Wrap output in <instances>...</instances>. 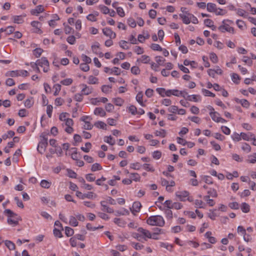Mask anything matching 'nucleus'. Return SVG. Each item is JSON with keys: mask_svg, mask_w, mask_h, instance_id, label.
<instances>
[{"mask_svg": "<svg viewBox=\"0 0 256 256\" xmlns=\"http://www.w3.org/2000/svg\"><path fill=\"white\" fill-rule=\"evenodd\" d=\"M146 222L149 225L158 226H163L165 223L163 218L159 215L150 216L148 218Z\"/></svg>", "mask_w": 256, "mask_h": 256, "instance_id": "7ed1b4c3", "label": "nucleus"}, {"mask_svg": "<svg viewBox=\"0 0 256 256\" xmlns=\"http://www.w3.org/2000/svg\"><path fill=\"white\" fill-rule=\"evenodd\" d=\"M182 208V204L178 202H173L172 205V208H174L176 210H180Z\"/></svg>", "mask_w": 256, "mask_h": 256, "instance_id": "69168bd1", "label": "nucleus"}, {"mask_svg": "<svg viewBox=\"0 0 256 256\" xmlns=\"http://www.w3.org/2000/svg\"><path fill=\"white\" fill-rule=\"evenodd\" d=\"M189 196V192L188 191L177 192H176V196L179 200L182 202L186 200V198Z\"/></svg>", "mask_w": 256, "mask_h": 256, "instance_id": "6e6552de", "label": "nucleus"}, {"mask_svg": "<svg viewBox=\"0 0 256 256\" xmlns=\"http://www.w3.org/2000/svg\"><path fill=\"white\" fill-rule=\"evenodd\" d=\"M232 80L234 83L238 84L240 82V77L238 74L233 73L232 75Z\"/></svg>", "mask_w": 256, "mask_h": 256, "instance_id": "c03bdc74", "label": "nucleus"}, {"mask_svg": "<svg viewBox=\"0 0 256 256\" xmlns=\"http://www.w3.org/2000/svg\"><path fill=\"white\" fill-rule=\"evenodd\" d=\"M101 206H102V210L104 212H106L108 213H112L114 212V210L112 208H109L106 205V201H102L100 202Z\"/></svg>", "mask_w": 256, "mask_h": 256, "instance_id": "2eb2a0df", "label": "nucleus"}, {"mask_svg": "<svg viewBox=\"0 0 256 256\" xmlns=\"http://www.w3.org/2000/svg\"><path fill=\"white\" fill-rule=\"evenodd\" d=\"M186 100L189 101L198 102L201 100L200 96L196 94H192L191 96H188Z\"/></svg>", "mask_w": 256, "mask_h": 256, "instance_id": "a211bd4d", "label": "nucleus"}, {"mask_svg": "<svg viewBox=\"0 0 256 256\" xmlns=\"http://www.w3.org/2000/svg\"><path fill=\"white\" fill-rule=\"evenodd\" d=\"M94 126L98 128H102L103 130L106 129V123L102 121H98L94 124Z\"/></svg>", "mask_w": 256, "mask_h": 256, "instance_id": "bb28decb", "label": "nucleus"}, {"mask_svg": "<svg viewBox=\"0 0 256 256\" xmlns=\"http://www.w3.org/2000/svg\"><path fill=\"white\" fill-rule=\"evenodd\" d=\"M103 34L110 38H114L116 37V34L111 28H105L102 29Z\"/></svg>", "mask_w": 256, "mask_h": 256, "instance_id": "9d476101", "label": "nucleus"}, {"mask_svg": "<svg viewBox=\"0 0 256 256\" xmlns=\"http://www.w3.org/2000/svg\"><path fill=\"white\" fill-rule=\"evenodd\" d=\"M112 86L109 85H103L102 86V90L104 93H108Z\"/></svg>", "mask_w": 256, "mask_h": 256, "instance_id": "e2e57ef3", "label": "nucleus"}, {"mask_svg": "<svg viewBox=\"0 0 256 256\" xmlns=\"http://www.w3.org/2000/svg\"><path fill=\"white\" fill-rule=\"evenodd\" d=\"M98 80L97 78L94 77L92 76H90L88 78V83L90 84H98Z\"/></svg>", "mask_w": 256, "mask_h": 256, "instance_id": "2f4dec72", "label": "nucleus"}, {"mask_svg": "<svg viewBox=\"0 0 256 256\" xmlns=\"http://www.w3.org/2000/svg\"><path fill=\"white\" fill-rule=\"evenodd\" d=\"M73 82V80L71 78H67L60 81V84L64 86H70Z\"/></svg>", "mask_w": 256, "mask_h": 256, "instance_id": "58836bf2", "label": "nucleus"}, {"mask_svg": "<svg viewBox=\"0 0 256 256\" xmlns=\"http://www.w3.org/2000/svg\"><path fill=\"white\" fill-rule=\"evenodd\" d=\"M40 137L41 138V140L38 143L37 147V150L40 154H43L46 151V148L48 146V138L46 137V134L44 133H42L40 135Z\"/></svg>", "mask_w": 256, "mask_h": 256, "instance_id": "39448f33", "label": "nucleus"}, {"mask_svg": "<svg viewBox=\"0 0 256 256\" xmlns=\"http://www.w3.org/2000/svg\"><path fill=\"white\" fill-rule=\"evenodd\" d=\"M242 149L246 152H250L251 148L247 143H243L242 146Z\"/></svg>", "mask_w": 256, "mask_h": 256, "instance_id": "4d7b16f0", "label": "nucleus"}, {"mask_svg": "<svg viewBox=\"0 0 256 256\" xmlns=\"http://www.w3.org/2000/svg\"><path fill=\"white\" fill-rule=\"evenodd\" d=\"M236 101L242 104L243 107L248 108L250 106L249 102L245 99L239 100L238 98H236Z\"/></svg>", "mask_w": 256, "mask_h": 256, "instance_id": "c85d7f7f", "label": "nucleus"}, {"mask_svg": "<svg viewBox=\"0 0 256 256\" xmlns=\"http://www.w3.org/2000/svg\"><path fill=\"white\" fill-rule=\"evenodd\" d=\"M210 115L212 118V120L216 122H218L220 117V114L216 112H210Z\"/></svg>", "mask_w": 256, "mask_h": 256, "instance_id": "a878e982", "label": "nucleus"}, {"mask_svg": "<svg viewBox=\"0 0 256 256\" xmlns=\"http://www.w3.org/2000/svg\"><path fill=\"white\" fill-rule=\"evenodd\" d=\"M154 134L157 136L164 138L166 134V132L164 129H160V130H156Z\"/></svg>", "mask_w": 256, "mask_h": 256, "instance_id": "f704fd0d", "label": "nucleus"}, {"mask_svg": "<svg viewBox=\"0 0 256 256\" xmlns=\"http://www.w3.org/2000/svg\"><path fill=\"white\" fill-rule=\"evenodd\" d=\"M202 92L204 96H211L213 98L215 96V94L214 93L208 90L203 88L202 89Z\"/></svg>", "mask_w": 256, "mask_h": 256, "instance_id": "6e6d98bb", "label": "nucleus"}, {"mask_svg": "<svg viewBox=\"0 0 256 256\" xmlns=\"http://www.w3.org/2000/svg\"><path fill=\"white\" fill-rule=\"evenodd\" d=\"M104 140L111 146L114 145L116 142L115 140L111 136H105L104 138Z\"/></svg>", "mask_w": 256, "mask_h": 256, "instance_id": "412c9836", "label": "nucleus"}, {"mask_svg": "<svg viewBox=\"0 0 256 256\" xmlns=\"http://www.w3.org/2000/svg\"><path fill=\"white\" fill-rule=\"evenodd\" d=\"M108 101V100L106 98L101 97L100 98H95L92 100V103L94 105H98V103L100 102L106 103Z\"/></svg>", "mask_w": 256, "mask_h": 256, "instance_id": "dca6fc26", "label": "nucleus"}, {"mask_svg": "<svg viewBox=\"0 0 256 256\" xmlns=\"http://www.w3.org/2000/svg\"><path fill=\"white\" fill-rule=\"evenodd\" d=\"M4 244L6 246V247L10 250H14L15 249L14 244L10 240H5Z\"/></svg>", "mask_w": 256, "mask_h": 256, "instance_id": "72a5a7b5", "label": "nucleus"}, {"mask_svg": "<svg viewBox=\"0 0 256 256\" xmlns=\"http://www.w3.org/2000/svg\"><path fill=\"white\" fill-rule=\"evenodd\" d=\"M233 21L230 20H224L222 22V24L220 26L218 29L222 32H226L234 34V28L231 27L229 24H233Z\"/></svg>", "mask_w": 256, "mask_h": 256, "instance_id": "20e7f679", "label": "nucleus"}, {"mask_svg": "<svg viewBox=\"0 0 256 256\" xmlns=\"http://www.w3.org/2000/svg\"><path fill=\"white\" fill-rule=\"evenodd\" d=\"M51 184V182L44 180L41 181L40 186L44 188H48L50 186Z\"/></svg>", "mask_w": 256, "mask_h": 256, "instance_id": "79ce46f5", "label": "nucleus"}, {"mask_svg": "<svg viewBox=\"0 0 256 256\" xmlns=\"http://www.w3.org/2000/svg\"><path fill=\"white\" fill-rule=\"evenodd\" d=\"M130 214L129 211L126 208H122L120 210H118L116 212L115 215L116 216H126Z\"/></svg>", "mask_w": 256, "mask_h": 256, "instance_id": "393cba45", "label": "nucleus"}, {"mask_svg": "<svg viewBox=\"0 0 256 256\" xmlns=\"http://www.w3.org/2000/svg\"><path fill=\"white\" fill-rule=\"evenodd\" d=\"M24 20L21 16H14V22L16 24H21L23 22Z\"/></svg>", "mask_w": 256, "mask_h": 256, "instance_id": "0e129e2a", "label": "nucleus"}, {"mask_svg": "<svg viewBox=\"0 0 256 256\" xmlns=\"http://www.w3.org/2000/svg\"><path fill=\"white\" fill-rule=\"evenodd\" d=\"M195 178H192L190 180V184L194 186H196L198 185V183H200L202 182V178L200 179H196ZM202 178V177H200Z\"/></svg>", "mask_w": 256, "mask_h": 256, "instance_id": "de8ad7c7", "label": "nucleus"}, {"mask_svg": "<svg viewBox=\"0 0 256 256\" xmlns=\"http://www.w3.org/2000/svg\"><path fill=\"white\" fill-rule=\"evenodd\" d=\"M195 207L196 208H204V202L202 200H194Z\"/></svg>", "mask_w": 256, "mask_h": 256, "instance_id": "864d4df0", "label": "nucleus"}, {"mask_svg": "<svg viewBox=\"0 0 256 256\" xmlns=\"http://www.w3.org/2000/svg\"><path fill=\"white\" fill-rule=\"evenodd\" d=\"M143 94L142 92H138L136 96V101L141 105L144 106V105L142 101Z\"/></svg>", "mask_w": 256, "mask_h": 256, "instance_id": "473e14b6", "label": "nucleus"}, {"mask_svg": "<svg viewBox=\"0 0 256 256\" xmlns=\"http://www.w3.org/2000/svg\"><path fill=\"white\" fill-rule=\"evenodd\" d=\"M60 171L63 172V173L66 172L68 176H73V175L76 174V173L72 170L64 168L62 169L60 167L58 166L54 169V172L55 174H58Z\"/></svg>", "mask_w": 256, "mask_h": 256, "instance_id": "0eeeda50", "label": "nucleus"}, {"mask_svg": "<svg viewBox=\"0 0 256 256\" xmlns=\"http://www.w3.org/2000/svg\"><path fill=\"white\" fill-rule=\"evenodd\" d=\"M206 9L209 12H214L216 11V6L215 4L209 2L206 5Z\"/></svg>", "mask_w": 256, "mask_h": 256, "instance_id": "b1692460", "label": "nucleus"}, {"mask_svg": "<svg viewBox=\"0 0 256 256\" xmlns=\"http://www.w3.org/2000/svg\"><path fill=\"white\" fill-rule=\"evenodd\" d=\"M164 213L166 214V218L168 219L171 220L172 218V212L170 209H164Z\"/></svg>", "mask_w": 256, "mask_h": 256, "instance_id": "13d9d810", "label": "nucleus"}, {"mask_svg": "<svg viewBox=\"0 0 256 256\" xmlns=\"http://www.w3.org/2000/svg\"><path fill=\"white\" fill-rule=\"evenodd\" d=\"M102 168L101 166L98 163H95L92 166L91 170L93 172L100 170Z\"/></svg>", "mask_w": 256, "mask_h": 256, "instance_id": "680f3d73", "label": "nucleus"}, {"mask_svg": "<svg viewBox=\"0 0 256 256\" xmlns=\"http://www.w3.org/2000/svg\"><path fill=\"white\" fill-rule=\"evenodd\" d=\"M179 93V90L176 89H172V90H168V92L167 94L168 96L170 97L172 96H179V95L178 94Z\"/></svg>", "mask_w": 256, "mask_h": 256, "instance_id": "c756f323", "label": "nucleus"}, {"mask_svg": "<svg viewBox=\"0 0 256 256\" xmlns=\"http://www.w3.org/2000/svg\"><path fill=\"white\" fill-rule=\"evenodd\" d=\"M226 11L225 10L217 8L216 9V11L214 12V13L217 16H224L226 14Z\"/></svg>", "mask_w": 256, "mask_h": 256, "instance_id": "8fccbe9b", "label": "nucleus"}, {"mask_svg": "<svg viewBox=\"0 0 256 256\" xmlns=\"http://www.w3.org/2000/svg\"><path fill=\"white\" fill-rule=\"evenodd\" d=\"M53 88L55 90L54 95V96H56L60 92L61 90V85L60 84H56L54 86Z\"/></svg>", "mask_w": 256, "mask_h": 256, "instance_id": "49530a36", "label": "nucleus"}, {"mask_svg": "<svg viewBox=\"0 0 256 256\" xmlns=\"http://www.w3.org/2000/svg\"><path fill=\"white\" fill-rule=\"evenodd\" d=\"M65 234L67 236H70L74 234V230L70 227L66 226L65 228Z\"/></svg>", "mask_w": 256, "mask_h": 256, "instance_id": "37998d69", "label": "nucleus"}, {"mask_svg": "<svg viewBox=\"0 0 256 256\" xmlns=\"http://www.w3.org/2000/svg\"><path fill=\"white\" fill-rule=\"evenodd\" d=\"M156 91L162 97L168 96V90L163 88H158L156 89Z\"/></svg>", "mask_w": 256, "mask_h": 256, "instance_id": "6ab92c4d", "label": "nucleus"}, {"mask_svg": "<svg viewBox=\"0 0 256 256\" xmlns=\"http://www.w3.org/2000/svg\"><path fill=\"white\" fill-rule=\"evenodd\" d=\"M91 148L92 144L89 142H87L85 144V147L82 146L80 148L83 152H90V150Z\"/></svg>", "mask_w": 256, "mask_h": 256, "instance_id": "a19ab883", "label": "nucleus"}, {"mask_svg": "<svg viewBox=\"0 0 256 256\" xmlns=\"http://www.w3.org/2000/svg\"><path fill=\"white\" fill-rule=\"evenodd\" d=\"M120 46L123 49L128 50L130 46L128 44V42L124 40H122L119 42Z\"/></svg>", "mask_w": 256, "mask_h": 256, "instance_id": "a18cd8bd", "label": "nucleus"}, {"mask_svg": "<svg viewBox=\"0 0 256 256\" xmlns=\"http://www.w3.org/2000/svg\"><path fill=\"white\" fill-rule=\"evenodd\" d=\"M160 183L162 186H166V190L169 192L173 191L172 188L176 185L175 182L170 179V177H167V178H162Z\"/></svg>", "mask_w": 256, "mask_h": 256, "instance_id": "423d86ee", "label": "nucleus"}, {"mask_svg": "<svg viewBox=\"0 0 256 256\" xmlns=\"http://www.w3.org/2000/svg\"><path fill=\"white\" fill-rule=\"evenodd\" d=\"M236 11V14L238 16H242L244 18L247 17L248 15L246 14V12L244 10L241 9V8H237Z\"/></svg>", "mask_w": 256, "mask_h": 256, "instance_id": "e433bc0d", "label": "nucleus"}, {"mask_svg": "<svg viewBox=\"0 0 256 256\" xmlns=\"http://www.w3.org/2000/svg\"><path fill=\"white\" fill-rule=\"evenodd\" d=\"M150 58L149 56L146 55H142L140 58L137 60L138 62H141L143 64H148L150 62Z\"/></svg>", "mask_w": 256, "mask_h": 256, "instance_id": "aec40b11", "label": "nucleus"}, {"mask_svg": "<svg viewBox=\"0 0 256 256\" xmlns=\"http://www.w3.org/2000/svg\"><path fill=\"white\" fill-rule=\"evenodd\" d=\"M241 210L242 212L247 213L250 211V206L246 202H243L241 206Z\"/></svg>", "mask_w": 256, "mask_h": 256, "instance_id": "ea45409f", "label": "nucleus"}, {"mask_svg": "<svg viewBox=\"0 0 256 256\" xmlns=\"http://www.w3.org/2000/svg\"><path fill=\"white\" fill-rule=\"evenodd\" d=\"M99 8L104 14H108L110 12L109 8L104 5H100Z\"/></svg>", "mask_w": 256, "mask_h": 256, "instance_id": "5fc2aeb1", "label": "nucleus"}, {"mask_svg": "<svg viewBox=\"0 0 256 256\" xmlns=\"http://www.w3.org/2000/svg\"><path fill=\"white\" fill-rule=\"evenodd\" d=\"M43 50L40 48H36L33 51V54L36 58H39L41 56Z\"/></svg>", "mask_w": 256, "mask_h": 256, "instance_id": "09e8293b", "label": "nucleus"}, {"mask_svg": "<svg viewBox=\"0 0 256 256\" xmlns=\"http://www.w3.org/2000/svg\"><path fill=\"white\" fill-rule=\"evenodd\" d=\"M32 68L36 67V72H40V70L38 66L43 68V71L46 72L49 70V62L46 57H42L40 59L38 60L36 62H31L30 64Z\"/></svg>", "mask_w": 256, "mask_h": 256, "instance_id": "f257e3e1", "label": "nucleus"}, {"mask_svg": "<svg viewBox=\"0 0 256 256\" xmlns=\"http://www.w3.org/2000/svg\"><path fill=\"white\" fill-rule=\"evenodd\" d=\"M44 10L42 5L38 6L36 8L32 9L30 10V14L32 15L37 16L38 14L42 12Z\"/></svg>", "mask_w": 256, "mask_h": 256, "instance_id": "f8f14e48", "label": "nucleus"}, {"mask_svg": "<svg viewBox=\"0 0 256 256\" xmlns=\"http://www.w3.org/2000/svg\"><path fill=\"white\" fill-rule=\"evenodd\" d=\"M142 204L139 202H135L133 203L132 208H130V210L132 213L138 212L140 211Z\"/></svg>", "mask_w": 256, "mask_h": 256, "instance_id": "ddd939ff", "label": "nucleus"}, {"mask_svg": "<svg viewBox=\"0 0 256 256\" xmlns=\"http://www.w3.org/2000/svg\"><path fill=\"white\" fill-rule=\"evenodd\" d=\"M186 14H180V16L182 18V22L186 24H188L190 23V18L189 14H191L186 12Z\"/></svg>", "mask_w": 256, "mask_h": 256, "instance_id": "4468645a", "label": "nucleus"}, {"mask_svg": "<svg viewBox=\"0 0 256 256\" xmlns=\"http://www.w3.org/2000/svg\"><path fill=\"white\" fill-rule=\"evenodd\" d=\"M204 200L210 206H212L214 205V201L210 198V196H205L203 197Z\"/></svg>", "mask_w": 256, "mask_h": 256, "instance_id": "cd10ccee", "label": "nucleus"}, {"mask_svg": "<svg viewBox=\"0 0 256 256\" xmlns=\"http://www.w3.org/2000/svg\"><path fill=\"white\" fill-rule=\"evenodd\" d=\"M4 212L8 217L7 222L8 224L14 226L18 224V216L16 213L10 209L5 210Z\"/></svg>", "mask_w": 256, "mask_h": 256, "instance_id": "f03ea898", "label": "nucleus"}, {"mask_svg": "<svg viewBox=\"0 0 256 256\" xmlns=\"http://www.w3.org/2000/svg\"><path fill=\"white\" fill-rule=\"evenodd\" d=\"M120 69L118 67H114L110 70V74H114L115 75L118 76L120 74Z\"/></svg>", "mask_w": 256, "mask_h": 256, "instance_id": "bf43d9fd", "label": "nucleus"}, {"mask_svg": "<svg viewBox=\"0 0 256 256\" xmlns=\"http://www.w3.org/2000/svg\"><path fill=\"white\" fill-rule=\"evenodd\" d=\"M232 139L236 142H238L242 140L241 133L238 134L236 132H234L232 135Z\"/></svg>", "mask_w": 256, "mask_h": 256, "instance_id": "3c124183", "label": "nucleus"}, {"mask_svg": "<svg viewBox=\"0 0 256 256\" xmlns=\"http://www.w3.org/2000/svg\"><path fill=\"white\" fill-rule=\"evenodd\" d=\"M138 232L140 234L141 236H143L142 238H144L145 240H146V238H152L151 233L149 230L146 229H144L142 228H139L138 229Z\"/></svg>", "mask_w": 256, "mask_h": 256, "instance_id": "1a4fd4ad", "label": "nucleus"}, {"mask_svg": "<svg viewBox=\"0 0 256 256\" xmlns=\"http://www.w3.org/2000/svg\"><path fill=\"white\" fill-rule=\"evenodd\" d=\"M99 46L100 44L98 42H96V44L92 46V49L94 52L96 54H99ZM102 54V52L100 53V55Z\"/></svg>", "mask_w": 256, "mask_h": 256, "instance_id": "c9c22d12", "label": "nucleus"}, {"mask_svg": "<svg viewBox=\"0 0 256 256\" xmlns=\"http://www.w3.org/2000/svg\"><path fill=\"white\" fill-rule=\"evenodd\" d=\"M114 222L119 226L124 227L126 224V222L120 218H114Z\"/></svg>", "mask_w": 256, "mask_h": 256, "instance_id": "5701e85b", "label": "nucleus"}, {"mask_svg": "<svg viewBox=\"0 0 256 256\" xmlns=\"http://www.w3.org/2000/svg\"><path fill=\"white\" fill-rule=\"evenodd\" d=\"M140 69L137 66H134L131 68V72L135 75H137L140 73Z\"/></svg>", "mask_w": 256, "mask_h": 256, "instance_id": "774afa93", "label": "nucleus"}, {"mask_svg": "<svg viewBox=\"0 0 256 256\" xmlns=\"http://www.w3.org/2000/svg\"><path fill=\"white\" fill-rule=\"evenodd\" d=\"M152 157L156 160H158L162 156V152L159 150H156L152 152Z\"/></svg>", "mask_w": 256, "mask_h": 256, "instance_id": "052dcab7", "label": "nucleus"}, {"mask_svg": "<svg viewBox=\"0 0 256 256\" xmlns=\"http://www.w3.org/2000/svg\"><path fill=\"white\" fill-rule=\"evenodd\" d=\"M128 110L131 113L132 115H136L138 114L137 112V108H136L134 106V105H130L128 108Z\"/></svg>", "mask_w": 256, "mask_h": 256, "instance_id": "603ef678", "label": "nucleus"}, {"mask_svg": "<svg viewBox=\"0 0 256 256\" xmlns=\"http://www.w3.org/2000/svg\"><path fill=\"white\" fill-rule=\"evenodd\" d=\"M81 86H82L81 92L83 95H88L92 93L93 88L92 86H88L86 84H82Z\"/></svg>", "mask_w": 256, "mask_h": 256, "instance_id": "9b49d317", "label": "nucleus"}, {"mask_svg": "<svg viewBox=\"0 0 256 256\" xmlns=\"http://www.w3.org/2000/svg\"><path fill=\"white\" fill-rule=\"evenodd\" d=\"M94 114L96 116H105L106 112L102 108H96L94 110Z\"/></svg>", "mask_w": 256, "mask_h": 256, "instance_id": "f3484780", "label": "nucleus"}, {"mask_svg": "<svg viewBox=\"0 0 256 256\" xmlns=\"http://www.w3.org/2000/svg\"><path fill=\"white\" fill-rule=\"evenodd\" d=\"M112 102L117 106H122L124 104V100L122 98L120 97L114 98L112 100Z\"/></svg>", "mask_w": 256, "mask_h": 256, "instance_id": "4be33fe9", "label": "nucleus"}, {"mask_svg": "<svg viewBox=\"0 0 256 256\" xmlns=\"http://www.w3.org/2000/svg\"><path fill=\"white\" fill-rule=\"evenodd\" d=\"M74 99L77 102H80L83 100V94L81 92L77 93L75 94L74 96Z\"/></svg>", "mask_w": 256, "mask_h": 256, "instance_id": "338daca9", "label": "nucleus"}, {"mask_svg": "<svg viewBox=\"0 0 256 256\" xmlns=\"http://www.w3.org/2000/svg\"><path fill=\"white\" fill-rule=\"evenodd\" d=\"M69 224L72 226H78V222L76 218L72 216L70 217Z\"/></svg>", "mask_w": 256, "mask_h": 256, "instance_id": "7c9ffc66", "label": "nucleus"}, {"mask_svg": "<svg viewBox=\"0 0 256 256\" xmlns=\"http://www.w3.org/2000/svg\"><path fill=\"white\" fill-rule=\"evenodd\" d=\"M250 134H254L251 132H248V134H246L244 132H241L242 139L244 140L248 141L250 140H251Z\"/></svg>", "mask_w": 256, "mask_h": 256, "instance_id": "4c0bfd02", "label": "nucleus"}]
</instances>
